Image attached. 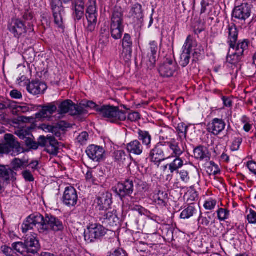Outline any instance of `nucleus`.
<instances>
[{
	"mask_svg": "<svg viewBox=\"0 0 256 256\" xmlns=\"http://www.w3.org/2000/svg\"><path fill=\"white\" fill-rule=\"evenodd\" d=\"M36 227L40 233L46 234L50 230L62 231L64 229L62 222L52 214H46L44 217L40 214H34L28 216L22 225L23 232Z\"/></svg>",
	"mask_w": 256,
	"mask_h": 256,
	"instance_id": "f257e3e1",
	"label": "nucleus"
},
{
	"mask_svg": "<svg viewBox=\"0 0 256 256\" xmlns=\"http://www.w3.org/2000/svg\"><path fill=\"white\" fill-rule=\"evenodd\" d=\"M250 42L244 39L238 42L236 46L230 48L226 56V62L236 66L242 60L245 53L247 52Z\"/></svg>",
	"mask_w": 256,
	"mask_h": 256,
	"instance_id": "f03ea898",
	"label": "nucleus"
},
{
	"mask_svg": "<svg viewBox=\"0 0 256 256\" xmlns=\"http://www.w3.org/2000/svg\"><path fill=\"white\" fill-rule=\"evenodd\" d=\"M170 158V150L165 142L157 143L149 154L150 161L158 166H159L161 162Z\"/></svg>",
	"mask_w": 256,
	"mask_h": 256,
	"instance_id": "7ed1b4c3",
	"label": "nucleus"
},
{
	"mask_svg": "<svg viewBox=\"0 0 256 256\" xmlns=\"http://www.w3.org/2000/svg\"><path fill=\"white\" fill-rule=\"evenodd\" d=\"M123 14L120 8H116L112 16L110 23V33L114 40L122 38L124 30L123 25Z\"/></svg>",
	"mask_w": 256,
	"mask_h": 256,
	"instance_id": "20e7f679",
	"label": "nucleus"
},
{
	"mask_svg": "<svg viewBox=\"0 0 256 256\" xmlns=\"http://www.w3.org/2000/svg\"><path fill=\"white\" fill-rule=\"evenodd\" d=\"M96 111L104 117L108 118L111 122L116 123L119 121H124L126 118V114L120 110L117 107L111 106H102L98 108Z\"/></svg>",
	"mask_w": 256,
	"mask_h": 256,
	"instance_id": "39448f33",
	"label": "nucleus"
},
{
	"mask_svg": "<svg viewBox=\"0 0 256 256\" xmlns=\"http://www.w3.org/2000/svg\"><path fill=\"white\" fill-rule=\"evenodd\" d=\"M59 114L69 113L72 116L82 115L86 111L82 106L74 104L71 100H65L58 106Z\"/></svg>",
	"mask_w": 256,
	"mask_h": 256,
	"instance_id": "423d86ee",
	"label": "nucleus"
},
{
	"mask_svg": "<svg viewBox=\"0 0 256 256\" xmlns=\"http://www.w3.org/2000/svg\"><path fill=\"white\" fill-rule=\"evenodd\" d=\"M90 4L86 10V18L88 22L86 30L88 32H94L96 28L98 21V11L96 0H90Z\"/></svg>",
	"mask_w": 256,
	"mask_h": 256,
	"instance_id": "0eeeda50",
	"label": "nucleus"
},
{
	"mask_svg": "<svg viewBox=\"0 0 256 256\" xmlns=\"http://www.w3.org/2000/svg\"><path fill=\"white\" fill-rule=\"evenodd\" d=\"M106 232V229L100 224H92L88 228V230L84 233V239L88 242H92L96 239L104 236Z\"/></svg>",
	"mask_w": 256,
	"mask_h": 256,
	"instance_id": "6e6552de",
	"label": "nucleus"
},
{
	"mask_svg": "<svg viewBox=\"0 0 256 256\" xmlns=\"http://www.w3.org/2000/svg\"><path fill=\"white\" fill-rule=\"evenodd\" d=\"M8 30L15 38H19L24 36L29 28L20 19L13 18L8 26Z\"/></svg>",
	"mask_w": 256,
	"mask_h": 256,
	"instance_id": "1a4fd4ad",
	"label": "nucleus"
},
{
	"mask_svg": "<svg viewBox=\"0 0 256 256\" xmlns=\"http://www.w3.org/2000/svg\"><path fill=\"white\" fill-rule=\"evenodd\" d=\"M51 7L55 24L61 28L63 24L62 14L64 9L60 0H52Z\"/></svg>",
	"mask_w": 256,
	"mask_h": 256,
	"instance_id": "9d476101",
	"label": "nucleus"
},
{
	"mask_svg": "<svg viewBox=\"0 0 256 256\" xmlns=\"http://www.w3.org/2000/svg\"><path fill=\"white\" fill-rule=\"evenodd\" d=\"M252 6L248 3H243L236 6L232 12V17L245 22L250 16Z\"/></svg>",
	"mask_w": 256,
	"mask_h": 256,
	"instance_id": "9b49d317",
	"label": "nucleus"
},
{
	"mask_svg": "<svg viewBox=\"0 0 256 256\" xmlns=\"http://www.w3.org/2000/svg\"><path fill=\"white\" fill-rule=\"evenodd\" d=\"M4 140L5 144L1 145L2 152L8 154L14 150L16 151L18 154L20 152L22 148L14 136L11 134H6L4 135Z\"/></svg>",
	"mask_w": 256,
	"mask_h": 256,
	"instance_id": "f8f14e48",
	"label": "nucleus"
},
{
	"mask_svg": "<svg viewBox=\"0 0 256 256\" xmlns=\"http://www.w3.org/2000/svg\"><path fill=\"white\" fill-rule=\"evenodd\" d=\"M100 220L106 226H116L119 224V218L114 211L101 212L100 214Z\"/></svg>",
	"mask_w": 256,
	"mask_h": 256,
	"instance_id": "ddd939ff",
	"label": "nucleus"
},
{
	"mask_svg": "<svg viewBox=\"0 0 256 256\" xmlns=\"http://www.w3.org/2000/svg\"><path fill=\"white\" fill-rule=\"evenodd\" d=\"M86 153L93 161L100 162L104 159L105 150L102 146L92 144L88 147Z\"/></svg>",
	"mask_w": 256,
	"mask_h": 256,
	"instance_id": "4468645a",
	"label": "nucleus"
},
{
	"mask_svg": "<svg viewBox=\"0 0 256 256\" xmlns=\"http://www.w3.org/2000/svg\"><path fill=\"white\" fill-rule=\"evenodd\" d=\"M178 69V66L176 62L167 58L160 66L159 72L163 77H170L173 76Z\"/></svg>",
	"mask_w": 256,
	"mask_h": 256,
	"instance_id": "2eb2a0df",
	"label": "nucleus"
},
{
	"mask_svg": "<svg viewBox=\"0 0 256 256\" xmlns=\"http://www.w3.org/2000/svg\"><path fill=\"white\" fill-rule=\"evenodd\" d=\"M158 50V43L155 41L151 42L150 43L147 56L143 61L146 62L148 68L152 69L154 68L156 60Z\"/></svg>",
	"mask_w": 256,
	"mask_h": 256,
	"instance_id": "dca6fc26",
	"label": "nucleus"
},
{
	"mask_svg": "<svg viewBox=\"0 0 256 256\" xmlns=\"http://www.w3.org/2000/svg\"><path fill=\"white\" fill-rule=\"evenodd\" d=\"M24 242L27 252L34 254L40 250V246L36 234L31 233L27 234L25 238Z\"/></svg>",
	"mask_w": 256,
	"mask_h": 256,
	"instance_id": "f3484780",
	"label": "nucleus"
},
{
	"mask_svg": "<svg viewBox=\"0 0 256 256\" xmlns=\"http://www.w3.org/2000/svg\"><path fill=\"white\" fill-rule=\"evenodd\" d=\"M116 192L122 198L130 196L134 192V182L132 180H127L124 182H119L116 186Z\"/></svg>",
	"mask_w": 256,
	"mask_h": 256,
	"instance_id": "a211bd4d",
	"label": "nucleus"
},
{
	"mask_svg": "<svg viewBox=\"0 0 256 256\" xmlns=\"http://www.w3.org/2000/svg\"><path fill=\"white\" fill-rule=\"evenodd\" d=\"M132 40L130 35L125 34L122 40L123 50L121 56L126 62L129 61L132 58Z\"/></svg>",
	"mask_w": 256,
	"mask_h": 256,
	"instance_id": "6ab92c4d",
	"label": "nucleus"
},
{
	"mask_svg": "<svg viewBox=\"0 0 256 256\" xmlns=\"http://www.w3.org/2000/svg\"><path fill=\"white\" fill-rule=\"evenodd\" d=\"M78 194L76 189L72 186L66 188L63 196V202L68 206H74L78 202Z\"/></svg>",
	"mask_w": 256,
	"mask_h": 256,
	"instance_id": "aec40b11",
	"label": "nucleus"
},
{
	"mask_svg": "<svg viewBox=\"0 0 256 256\" xmlns=\"http://www.w3.org/2000/svg\"><path fill=\"white\" fill-rule=\"evenodd\" d=\"M40 106L42 110L35 115L36 118L39 120L48 118L57 110V106L54 103H50Z\"/></svg>",
	"mask_w": 256,
	"mask_h": 256,
	"instance_id": "412c9836",
	"label": "nucleus"
},
{
	"mask_svg": "<svg viewBox=\"0 0 256 256\" xmlns=\"http://www.w3.org/2000/svg\"><path fill=\"white\" fill-rule=\"evenodd\" d=\"M28 91L34 95L43 93L47 88L46 85L39 80H32L27 86Z\"/></svg>",
	"mask_w": 256,
	"mask_h": 256,
	"instance_id": "4be33fe9",
	"label": "nucleus"
},
{
	"mask_svg": "<svg viewBox=\"0 0 256 256\" xmlns=\"http://www.w3.org/2000/svg\"><path fill=\"white\" fill-rule=\"evenodd\" d=\"M97 200L98 210L102 212H107L112 204L110 195L108 193L102 194L98 198Z\"/></svg>",
	"mask_w": 256,
	"mask_h": 256,
	"instance_id": "5701e85b",
	"label": "nucleus"
},
{
	"mask_svg": "<svg viewBox=\"0 0 256 256\" xmlns=\"http://www.w3.org/2000/svg\"><path fill=\"white\" fill-rule=\"evenodd\" d=\"M126 148L130 154L140 156L144 150L143 146L138 140H134L126 144Z\"/></svg>",
	"mask_w": 256,
	"mask_h": 256,
	"instance_id": "b1692460",
	"label": "nucleus"
},
{
	"mask_svg": "<svg viewBox=\"0 0 256 256\" xmlns=\"http://www.w3.org/2000/svg\"><path fill=\"white\" fill-rule=\"evenodd\" d=\"M226 126L225 122L222 119L214 118L209 124V132L217 136L224 130Z\"/></svg>",
	"mask_w": 256,
	"mask_h": 256,
	"instance_id": "393cba45",
	"label": "nucleus"
},
{
	"mask_svg": "<svg viewBox=\"0 0 256 256\" xmlns=\"http://www.w3.org/2000/svg\"><path fill=\"white\" fill-rule=\"evenodd\" d=\"M16 173L8 166L0 165V178L5 181L16 180Z\"/></svg>",
	"mask_w": 256,
	"mask_h": 256,
	"instance_id": "a878e982",
	"label": "nucleus"
},
{
	"mask_svg": "<svg viewBox=\"0 0 256 256\" xmlns=\"http://www.w3.org/2000/svg\"><path fill=\"white\" fill-rule=\"evenodd\" d=\"M228 44L230 48H233L238 44V32L236 26L234 24H230L228 26Z\"/></svg>",
	"mask_w": 256,
	"mask_h": 256,
	"instance_id": "bb28decb",
	"label": "nucleus"
},
{
	"mask_svg": "<svg viewBox=\"0 0 256 256\" xmlns=\"http://www.w3.org/2000/svg\"><path fill=\"white\" fill-rule=\"evenodd\" d=\"M138 140L142 142V146L150 148L152 146V137L148 132L139 129L138 131Z\"/></svg>",
	"mask_w": 256,
	"mask_h": 256,
	"instance_id": "cd10ccee",
	"label": "nucleus"
},
{
	"mask_svg": "<svg viewBox=\"0 0 256 256\" xmlns=\"http://www.w3.org/2000/svg\"><path fill=\"white\" fill-rule=\"evenodd\" d=\"M168 148L171 150L172 153L170 154L171 157H180L184 152V150H182L178 142H176L174 139H172L170 141L165 142Z\"/></svg>",
	"mask_w": 256,
	"mask_h": 256,
	"instance_id": "c85d7f7f",
	"label": "nucleus"
},
{
	"mask_svg": "<svg viewBox=\"0 0 256 256\" xmlns=\"http://www.w3.org/2000/svg\"><path fill=\"white\" fill-rule=\"evenodd\" d=\"M194 156L196 158L200 160H210L209 153L207 148L202 146H200L194 148Z\"/></svg>",
	"mask_w": 256,
	"mask_h": 256,
	"instance_id": "c756f323",
	"label": "nucleus"
},
{
	"mask_svg": "<svg viewBox=\"0 0 256 256\" xmlns=\"http://www.w3.org/2000/svg\"><path fill=\"white\" fill-rule=\"evenodd\" d=\"M115 162L120 164H127L129 160V156L123 150L116 151L114 154Z\"/></svg>",
	"mask_w": 256,
	"mask_h": 256,
	"instance_id": "7c9ffc66",
	"label": "nucleus"
},
{
	"mask_svg": "<svg viewBox=\"0 0 256 256\" xmlns=\"http://www.w3.org/2000/svg\"><path fill=\"white\" fill-rule=\"evenodd\" d=\"M74 12L72 14L74 21L80 20L84 16V4H73Z\"/></svg>",
	"mask_w": 256,
	"mask_h": 256,
	"instance_id": "2f4dec72",
	"label": "nucleus"
},
{
	"mask_svg": "<svg viewBox=\"0 0 256 256\" xmlns=\"http://www.w3.org/2000/svg\"><path fill=\"white\" fill-rule=\"evenodd\" d=\"M174 160L170 164H167L166 167L168 166L171 173L174 172H178V170L184 166V160L180 157H174Z\"/></svg>",
	"mask_w": 256,
	"mask_h": 256,
	"instance_id": "473e14b6",
	"label": "nucleus"
},
{
	"mask_svg": "<svg viewBox=\"0 0 256 256\" xmlns=\"http://www.w3.org/2000/svg\"><path fill=\"white\" fill-rule=\"evenodd\" d=\"M196 212V208L194 205H189L182 211L180 218L182 219H188L194 216Z\"/></svg>",
	"mask_w": 256,
	"mask_h": 256,
	"instance_id": "72a5a7b5",
	"label": "nucleus"
},
{
	"mask_svg": "<svg viewBox=\"0 0 256 256\" xmlns=\"http://www.w3.org/2000/svg\"><path fill=\"white\" fill-rule=\"evenodd\" d=\"M130 12L132 16L138 20H140L144 17L142 6L140 4H135L132 8Z\"/></svg>",
	"mask_w": 256,
	"mask_h": 256,
	"instance_id": "f704fd0d",
	"label": "nucleus"
},
{
	"mask_svg": "<svg viewBox=\"0 0 256 256\" xmlns=\"http://www.w3.org/2000/svg\"><path fill=\"white\" fill-rule=\"evenodd\" d=\"M46 152L50 154L56 156L58 152V142L52 136L50 146L46 150Z\"/></svg>",
	"mask_w": 256,
	"mask_h": 256,
	"instance_id": "c9c22d12",
	"label": "nucleus"
},
{
	"mask_svg": "<svg viewBox=\"0 0 256 256\" xmlns=\"http://www.w3.org/2000/svg\"><path fill=\"white\" fill-rule=\"evenodd\" d=\"M46 152L50 154L56 156L58 152V142L52 136L50 146L46 150Z\"/></svg>",
	"mask_w": 256,
	"mask_h": 256,
	"instance_id": "e433bc0d",
	"label": "nucleus"
},
{
	"mask_svg": "<svg viewBox=\"0 0 256 256\" xmlns=\"http://www.w3.org/2000/svg\"><path fill=\"white\" fill-rule=\"evenodd\" d=\"M28 162L25 160H22L19 158H15L12 162L11 164L12 166V170L14 172L18 171L20 169H22V168H25L26 166H27Z\"/></svg>",
	"mask_w": 256,
	"mask_h": 256,
	"instance_id": "4c0bfd02",
	"label": "nucleus"
},
{
	"mask_svg": "<svg viewBox=\"0 0 256 256\" xmlns=\"http://www.w3.org/2000/svg\"><path fill=\"white\" fill-rule=\"evenodd\" d=\"M188 126L184 123H180L178 124L176 130L178 132L179 138L181 141L186 138Z\"/></svg>",
	"mask_w": 256,
	"mask_h": 256,
	"instance_id": "58836bf2",
	"label": "nucleus"
},
{
	"mask_svg": "<svg viewBox=\"0 0 256 256\" xmlns=\"http://www.w3.org/2000/svg\"><path fill=\"white\" fill-rule=\"evenodd\" d=\"M167 198V194L164 192L159 191L158 193L154 195V200L158 204L161 206H165L166 202V200Z\"/></svg>",
	"mask_w": 256,
	"mask_h": 256,
	"instance_id": "ea45409f",
	"label": "nucleus"
},
{
	"mask_svg": "<svg viewBox=\"0 0 256 256\" xmlns=\"http://www.w3.org/2000/svg\"><path fill=\"white\" fill-rule=\"evenodd\" d=\"M52 136H41L38 138V144L40 146L44 147L46 150L48 148V146H50L51 143V140H52Z\"/></svg>",
	"mask_w": 256,
	"mask_h": 256,
	"instance_id": "a19ab883",
	"label": "nucleus"
},
{
	"mask_svg": "<svg viewBox=\"0 0 256 256\" xmlns=\"http://www.w3.org/2000/svg\"><path fill=\"white\" fill-rule=\"evenodd\" d=\"M190 60V54L182 50L179 62L180 65L182 67H186L189 64Z\"/></svg>",
	"mask_w": 256,
	"mask_h": 256,
	"instance_id": "79ce46f5",
	"label": "nucleus"
},
{
	"mask_svg": "<svg viewBox=\"0 0 256 256\" xmlns=\"http://www.w3.org/2000/svg\"><path fill=\"white\" fill-rule=\"evenodd\" d=\"M194 43L195 42L193 40L192 36L190 35L188 36L182 47V50L190 54Z\"/></svg>",
	"mask_w": 256,
	"mask_h": 256,
	"instance_id": "37998d69",
	"label": "nucleus"
},
{
	"mask_svg": "<svg viewBox=\"0 0 256 256\" xmlns=\"http://www.w3.org/2000/svg\"><path fill=\"white\" fill-rule=\"evenodd\" d=\"M13 250H16L17 252L22 254L25 252H27L26 245L25 242H16L12 244V246Z\"/></svg>",
	"mask_w": 256,
	"mask_h": 256,
	"instance_id": "c03bdc74",
	"label": "nucleus"
},
{
	"mask_svg": "<svg viewBox=\"0 0 256 256\" xmlns=\"http://www.w3.org/2000/svg\"><path fill=\"white\" fill-rule=\"evenodd\" d=\"M16 134L22 140L24 141L30 136H32L30 130L28 128L18 130L16 132Z\"/></svg>",
	"mask_w": 256,
	"mask_h": 256,
	"instance_id": "a18cd8bd",
	"label": "nucleus"
},
{
	"mask_svg": "<svg viewBox=\"0 0 256 256\" xmlns=\"http://www.w3.org/2000/svg\"><path fill=\"white\" fill-rule=\"evenodd\" d=\"M207 171L210 175H216L220 172V169L218 166L214 162H210V166L207 168Z\"/></svg>",
	"mask_w": 256,
	"mask_h": 256,
	"instance_id": "49530a36",
	"label": "nucleus"
},
{
	"mask_svg": "<svg viewBox=\"0 0 256 256\" xmlns=\"http://www.w3.org/2000/svg\"><path fill=\"white\" fill-rule=\"evenodd\" d=\"M218 217L220 221H224L228 219L229 215L230 212L226 209L219 208L217 211Z\"/></svg>",
	"mask_w": 256,
	"mask_h": 256,
	"instance_id": "de8ad7c7",
	"label": "nucleus"
},
{
	"mask_svg": "<svg viewBox=\"0 0 256 256\" xmlns=\"http://www.w3.org/2000/svg\"><path fill=\"white\" fill-rule=\"evenodd\" d=\"M100 40L103 42H108L110 37V32L108 28L106 26L102 28L100 31Z\"/></svg>",
	"mask_w": 256,
	"mask_h": 256,
	"instance_id": "09e8293b",
	"label": "nucleus"
},
{
	"mask_svg": "<svg viewBox=\"0 0 256 256\" xmlns=\"http://www.w3.org/2000/svg\"><path fill=\"white\" fill-rule=\"evenodd\" d=\"M86 180L90 184H96V179L94 175V170L90 169L86 174Z\"/></svg>",
	"mask_w": 256,
	"mask_h": 256,
	"instance_id": "8fccbe9b",
	"label": "nucleus"
},
{
	"mask_svg": "<svg viewBox=\"0 0 256 256\" xmlns=\"http://www.w3.org/2000/svg\"><path fill=\"white\" fill-rule=\"evenodd\" d=\"M32 136H30L28 138L25 140L26 144L28 147H29L30 148L33 150H37L40 146L38 144V142L34 141L32 138Z\"/></svg>",
	"mask_w": 256,
	"mask_h": 256,
	"instance_id": "3c124183",
	"label": "nucleus"
},
{
	"mask_svg": "<svg viewBox=\"0 0 256 256\" xmlns=\"http://www.w3.org/2000/svg\"><path fill=\"white\" fill-rule=\"evenodd\" d=\"M89 138L88 133L86 132H83L80 133L77 137L76 140L80 144H84L86 143Z\"/></svg>",
	"mask_w": 256,
	"mask_h": 256,
	"instance_id": "603ef678",
	"label": "nucleus"
},
{
	"mask_svg": "<svg viewBox=\"0 0 256 256\" xmlns=\"http://www.w3.org/2000/svg\"><path fill=\"white\" fill-rule=\"evenodd\" d=\"M79 106H82L84 110L86 111V112L84 114L88 113L87 110L86 109V108H95L96 110V108H100L94 102L92 101H88V102H84L80 104Z\"/></svg>",
	"mask_w": 256,
	"mask_h": 256,
	"instance_id": "864d4df0",
	"label": "nucleus"
},
{
	"mask_svg": "<svg viewBox=\"0 0 256 256\" xmlns=\"http://www.w3.org/2000/svg\"><path fill=\"white\" fill-rule=\"evenodd\" d=\"M216 204L217 202L216 200L210 199L205 202L204 206L206 210H212L215 208Z\"/></svg>",
	"mask_w": 256,
	"mask_h": 256,
	"instance_id": "5fc2aeb1",
	"label": "nucleus"
},
{
	"mask_svg": "<svg viewBox=\"0 0 256 256\" xmlns=\"http://www.w3.org/2000/svg\"><path fill=\"white\" fill-rule=\"evenodd\" d=\"M108 256H128L126 252L123 249L118 248L110 252Z\"/></svg>",
	"mask_w": 256,
	"mask_h": 256,
	"instance_id": "6e6d98bb",
	"label": "nucleus"
},
{
	"mask_svg": "<svg viewBox=\"0 0 256 256\" xmlns=\"http://www.w3.org/2000/svg\"><path fill=\"white\" fill-rule=\"evenodd\" d=\"M180 175V178L184 182L187 183L189 182L190 180V176L188 170H181L178 172Z\"/></svg>",
	"mask_w": 256,
	"mask_h": 256,
	"instance_id": "4d7b16f0",
	"label": "nucleus"
},
{
	"mask_svg": "<svg viewBox=\"0 0 256 256\" xmlns=\"http://www.w3.org/2000/svg\"><path fill=\"white\" fill-rule=\"evenodd\" d=\"M247 219L250 223L256 224V212L250 209V214L247 216Z\"/></svg>",
	"mask_w": 256,
	"mask_h": 256,
	"instance_id": "13d9d810",
	"label": "nucleus"
},
{
	"mask_svg": "<svg viewBox=\"0 0 256 256\" xmlns=\"http://www.w3.org/2000/svg\"><path fill=\"white\" fill-rule=\"evenodd\" d=\"M198 222L200 225H202L206 226H208L210 223V222L209 220H208V218H207L206 217L202 216L201 212L198 219Z\"/></svg>",
	"mask_w": 256,
	"mask_h": 256,
	"instance_id": "bf43d9fd",
	"label": "nucleus"
},
{
	"mask_svg": "<svg viewBox=\"0 0 256 256\" xmlns=\"http://www.w3.org/2000/svg\"><path fill=\"white\" fill-rule=\"evenodd\" d=\"M22 176L26 181L33 182L34 180V178L32 175V173L28 170H24L22 172Z\"/></svg>",
	"mask_w": 256,
	"mask_h": 256,
	"instance_id": "052dcab7",
	"label": "nucleus"
},
{
	"mask_svg": "<svg viewBox=\"0 0 256 256\" xmlns=\"http://www.w3.org/2000/svg\"><path fill=\"white\" fill-rule=\"evenodd\" d=\"M242 140L240 138H236L232 143V149L234 150H237L242 142Z\"/></svg>",
	"mask_w": 256,
	"mask_h": 256,
	"instance_id": "680f3d73",
	"label": "nucleus"
},
{
	"mask_svg": "<svg viewBox=\"0 0 256 256\" xmlns=\"http://www.w3.org/2000/svg\"><path fill=\"white\" fill-rule=\"evenodd\" d=\"M128 119L131 122H136L140 119V115L138 112H133L128 115Z\"/></svg>",
	"mask_w": 256,
	"mask_h": 256,
	"instance_id": "e2e57ef3",
	"label": "nucleus"
},
{
	"mask_svg": "<svg viewBox=\"0 0 256 256\" xmlns=\"http://www.w3.org/2000/svg\"><path fill=\"white\" fill-rule=\"evenodd\" d=\"M132 210L138 212V213L142 215L144 214L146 210L140 206L136 205L132 208Z\"/></svg>",
	"mask_w": 256,
	"mask_h": 256,
	"instance_id": "0e129e2a",
	"label": "nucleus"
},
{
	"mask_svg": "<svg viewBox=\"0 0 256 256\" xmlns=\"http://www.w3.org/2000/svg\"><path fill=\"white\" fill-rule=\"evenodd\" d=\"M10 95L12 98L16 99H20L22 98V93L16 90H14L10 92Z\"/></svg>",
	"mask_w": 256,
	"mask_h": 256,
	"instance_id": "69168bd1",
	"label": "nucleus"
},
{
	"mask_svg": "<svg viewBox=\"0 0 256 256\" xmlns=\"http://www.w3.org/2000/svg\"><path fill=\"white\" fill-rule=\"evenodd\" d=\"M22 18L25 20H32L33 18V15L32 12L28 10H26L25 12L22 15Z\"/></svg>",
	"mask_w": 256,
	"mask_h": 256,
	"instance_id": "338daca9",
	"label": "nucleus"
},
{
	"mask_svg": "<svg viewBox=\"0 0 256 256\" xmlns=\"http://www.w3.org/2000/svg\"><path fill=\"white\" fill-rule=\"evenodd\" d=\"M248 167L251 172L256 175V162H248Z\"/></svg>",
	"mask_w": 256,
	"mask_h": 256,
	"instance_id": "774afa93",
	"label": "nucleus"
}]
</instances>
